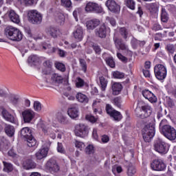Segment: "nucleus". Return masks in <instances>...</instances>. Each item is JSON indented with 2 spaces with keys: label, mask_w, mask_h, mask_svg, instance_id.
I'll return each instance as SVG.
<instances>
[{
  "label": "nucleus",
  "mask_w": 176,
  "mask_h": 176,
  "mask_svg": "<svg viewBox=\"0 0 176 176\" xmlns=\"http://www.w3.org/2000/svg\"><path fill=\"white\" fill-rule=\"evenodd\" d=\"M167 120H162L160 123V130L161 133L169 140V141H175L176 130L170 125L166 124Z\"/></svg>",
  "instance_id": "1"
},
{
  "label": "nucleus",
  "mask_w": 176,
  "mask_h": 176,
  "mask_svg": "<svg viewBox=\"0 0 176 176\" xmlns=\"http://www.w3.org/2000/svg\"><path fill=\"white\" fill-rule=\"evenodd\" d=\"M5 35L8 39L16 42H20L23 39V33H21V31L12 26H8L5 29Z\"/></svg>",
  "instance_id": "2"
},
{
  "label": "nucleus",
  "mask_w": 176,
  "mask_h": 176,
  "mask_svg": "<svg viewBox=\"0 0 176 176\" xmlns=\"http://www.w3.org/2000/svg\"><path fill=\"white\" fill-rule=\"evenodd\" d=\"M21 135L26 140L27 145L29 148L36 146V140L32 136L31 129L29 127L23 128L21 131Z\"/></svg>",
  "instance_id": "3"
},
{
  "label": "nucleus",
  "mask_w": 176,
  "mask_h": 176,
  "mask_svg": "<svg viewBox=\"0 0 176 176\" xmlns=\"http://www.w3.org/2000/svg\"><path fill=\"white\" fill-rule=\"evenodd\" d=\"M142 134L145 142H151V140L155 137V123L146 125L142 130Z\"/></svg>",
  "instance_id": "4"
},
{
  "label": "nucleus",
  "mask_w": 176,
  "mask_h": 176,
  "mask_svg": "<svg viewBox=\"0 0 176 176\" xmlns=\"http://www.w3.org/2000/svg\"><path fill=\"white\" fill-rule=\"evenodd\" d=\"M170 145L162 139H158L154 142V149L161 155H166L168 152Z\"/></svg>",
  "instance_id": "5"
},
{
  "label": "nucleus",
  "mask_w": 176,
  "mask_h": 176,
  "mask_svg": "<svg viewBox=\"0 0 176 176\" xmlns=\"http://www.w3.org/2000/svg\"><path fill=\"white\" fill-rule=\"evenodd\" d=\"M135 114L138 118L140 119H146L149 118L152 113V108L149 105L142 106L141 108H136L135 110Z\"/></svg>",
  "instance_id": "6"
},
{
  "label": "nucleus",
  "mask_w": 176,
  "mask_h": 176,
  "mask_svg": "<svg viewBox=\"0 0 176 176\" xmlns=\"http://www.w3.org/2000/svg\"><path fill=\"white\" fill-rule=\"evenodd\" d=\"M43 16L39 12L32 10L28 13V19L32 24H41L42 23Z\"/></svg>",
  "instance_id": "7"
},
{
  "label": "nucleus",
  "mask_w": 176,
  "mask_h": 176,
  "mask_svg": "<svg viewBox=\"0 0 176 176\" xmlns=\"http://www.w3.org/2000/svg\"><path fill=\"white\" fill-rule=\"evenodd\" d=\"M155 75L158 80H163L167 76V69L164 65L159 64L154 67Z\"/></svg>",
  "instance_id": "8"
},
{
  "label": "nucleus",
  "mask_w": 176,
  "mask_h": 176,
  "mask_svg": "<svg viewBox=\"0 0 176 176\" xmlns=\"http://www.w3.org/2000/svg\"><path fill=\"white\" fill-rule=\"evenodd\" d=\"M75 135L77 137L85 138L89 135V126L85 124H79L76 126Z\"/></svg>",
  "instance_id": "9"
},
{
  "label": "nucleus",
  "mask_w": 176,
  "mask_h": 176,
  "mask_svg": "<svg viewBox=\"0 0 176 176\" xmlns=\"http://www.w3.org/2000/svg\"><path fill=\"white\" fill-rule=\"evenodd\" d=\"M85 12L87 13H102V7L97 3L89 1L86 4Z\"/></svg>",
  "instance_id": "10"
},
{
  "label": "nucleus",
  "mask_w": 176,
  "mask_h": 176,
  "mask_svg": "<svg viewBox=\"0 0 176 176\" xmlns=\"http://www.w3.org/2000/svg\"><path fill=\"white\" fill-rule=\"evenodd\" d=\"M106 111L107 113H108V115H109V116L111 117L112 119L114 120L116 122H120V120H122L123 118L122 113L112 108L111 105L107 104Z\"/></svg>",
  "instance_id": "11"
},
{
  "label": "nucleus",
  "mask_w": 176,
  "mask_h": 176,
  "mask_svg": "<svg viewBox=\"0 0 176 176\" xmlns=\"http://www.w3.org/2000/svg\"><path fill=\"white\" fill-rule=\"evenodd\" d=\"M151 167L154 171H164L166 170V164L161 159L153 160L151 164Z\"/></svg>",
  "instance_id": "12"
},
{
  "label": "nucleus",
  "mask_w": 176,
  "mask_h": 176,
  "mask_svg": "<svg viewBox=\"0 0 176 176\" xmlns=\"http://www.w3.org/2000/svg\"><path fill=\"white\" fill-rule=\"evenodd\" d=\"M45 167L50 173H58L60 171V166L54 158H50L46 163Z\"/></svg>",
  "instance_id": "13"
},
{
  "label": "nucleus",
  "mask_w": 176,
  "mask_h": 176,
  "mask_svg": "<svg viewBox=\"0 0 176 176\" xmlns=\"http://www.w3.org/2000/svg\"><path fill=\"white\" fill-rule=\"evenodd\" d=\"M110 31L109 28H107L105 23L102 24L98 28L95 30V35L98 36V38H107V32Z\"/></svg>",
  "instance_id": "14"
},
{
  "label": "nucleus",
  "mask_w": 176,
  "mask_h": 176,
  "mask_svg": "<svg viewBox=\"0 0 176 176\" xmlns=\"http://www.w3.org/2000/svg\"><path fill=\"white\" fill-rule=\"evenodd\" d=\"M105 6L112 13H119V12H120V6L117 4L115 0H107L105 3Z\"/></svg>",
  "instance_id": "15"
},
{
  "label": "nucleus",
  "mask_w": 176,
  "mask_h": 176,
  "mask_svg": "<svg viewBox=\"0 0 176 176\" xmlns=\"http://www.w3.org/2000/svg\"><path fill=\"white\" fill-rule=\"evenodd\" d=\"M22 117L25 123H31L35 118V112L30 109H25L22 112Z\"/></svg>",
  "instance_id": "16"
},
{
  "label": "nucleus",
  "mask_w": 176,
  "mask_h": 176,
  "mask_svg": "<svg viewBox=\"0 0 176 176\" xmlns=\"http://www.w3.org/2000/svg\"><path fill=\"white\" fill-rule=\"evenodd\" d=\"M6 16L9 18L12 23L15 24H20V16L16 13V11L13 10H10L7 12Z\"/></svg>",
  "instance_id": "17"
},
{
  "label": "nucleus",
  "mask_w": 176,
  "mask_h": 176,
  "mask_svg": "<svg viewBox=\"0 0 176 176\" xmlns=\"http://www.w3.org/2000/svg\"><path fill=\"white\" fill-rule=\"evenodd\" d=\"M113 41L115 43L116 47L118 50H129V46H127L126 43H124L122 38L113 37Z\"/></svg>",
  "instance_id": "18"
},
{
  "label": "nucleus",
  "mask_w": 176,
  "mask_h": 176,
  "mask_svg": "<svg viewBox=\"0 0 176 176\" xmlns=\"http://www.w3.org/2000/svg\"><path fill=\"white\" fill-rule=\"evenodd\" d=\"M67 113L72 119H76L79 116V107H78V104H74L70 107L67 111Z\"/></svg>",
  "instance_id": "19"
},
{
  "label": "nucleus",
  "mask_w": 176,
  "mask_h": 176,
  "mask_svg": "<svg viewBox=\"0 0 176 176\" xmlns=\"http://www.w3.org/2000/svg\"><path fill=\"white\" fill-rule=\"evenodd\" d=\"M3 130L8 135V137H14V133H16V129L13 126V125H10L9 124H4Z\"/></svg>",
  "instance_id": "20"
},
{
  "label": "nucleus",
  "mask_w": 176,
  "mask_h": 176,
  "mask_svg": "<svg viewBox=\"0 0 176 176\" xmlns=\"http://www.w3.org/2000/svg\"><path fill=\"white\" fill-rule=\"evenodd\" d=\"M47 78H50V81L46 80L47 83H63V78L57 74H50Z\"/></svg>",
  "instance_id": "21"
},
{
  "label": "nucleus",
  "mask_w": 176,
  "mask_h": 176,
  "mask_svg": "<svg viewBox=\"0 0 176 176\" xmlns=\"http://www.w3.org/2000/svg\"><path fill=\"white\" fill-rule=\"evenodd\" d=\"M100 19H97L89 20L86 22L87 28V30H94L100 25Z\"/></svg>",
  "instance_id": "22"
},
{
  "label": "nucleus",
  "mask_w": 176,
  "mask_h": 176,
  "mask_svg": "<svg viewBox=\"0 0 176 176\" xmlns=\"http://www.w3.org/2000/svg\"><path fill=\"white\" fill-rule=\"evenodd\" d=\"M74 36L76 41L80 42L83 39V28L80 25L76 27V30L74 32Z\"/></svg>",
  "instance_id": "23"
},
{
  "label": "nucleus",
  "mask_w": 176,
  "mask_h": 176,
  "mask_svg": "<svg viewBox=\"0 0 176 176\" xmlns=\"http://www.w3.org/2000/svg\"><path fill=\"white\" fill-rule=\"evenodd\" d=\"M1 115L3 118H4L7 122H10V123H14L16 122V118L13 116L8 110L3 109Z\"/></svg>",
  "instance_id": "24"
},
{
  "label": "nucleus",
  "mask_w": 176,
  "mask_h": 176,
  "mask_svg": "<svg viewBox=\"0 0 176 176\" xmlns=\"http://www.w3.org/2000/svg\"><path fill=\"white\" fill-rule=\"evenodd\" d=\"M23 167L25 170H31L36 167V163L31 159H28L23 162Z\"/></svg>",
  "instance_id": "25"
},
{
  "label": "nucleus",
  "mask_w": 176,
  "mask_h": 176,
  "mask_svg": "<svg viewBox=\"0 0 176 176\" xmlns=\"http://www.w3.org/2000/svg\"><path fill=\"white\" fill-rule=\"evenodd\" d=\"M47 152H49V148L47 147H44L41 149H40L36 153V157L38 159V160H42L44 157H46L47 156Z\"/></svg>",
  "instance_id": "26"
},
{
  "label": "nucleus",
  "mask_w": 176,
  "mask_h": 176,
  "mask_svg": "<svg viewBox=\"0 0 176 176\" xmlns=\"http://www.w3.org/2000/svg\"><path fill=\"white\" fill-rule=\"evenodd\" d=\"M111 89L113 96H118V94H120V91H122L123 87L122 86V84L119 82H114L111 85Z\"/></svg>",
  "instance_id": "27"
},
{
  "label": "nucleus",
  "mask_w": 176,
  "mask_h": 176,
  "mask_svg": "<svg viewBox=\"0 0 176 176\" xmlns=\"http://www.w3.org/2000/svg\"><path fill=\"white\" fill-rule=\"evenodd\" d=\"M56 119L59 123H61V124H68L69 122L68 121L67 116H65V114L61 112H58L56 113Z\"/></svg>",
  "instance_id": "28"
},
{
  "label": "nucleus",
  "mask_w": 176,
  "mask_h": 176,
  "mask_svg": "<svg viewBox=\"0 0 176 176\" xmlns=\"http://www.w3.org/2000/svg\"><path fill=\"white\" fill-rule=\"evenodd\" d=\"M76 98L78 102H81L82 104H87V102H89V98L87 96L80 92L76 94Z\"/></svg>",
  "instance_id": "29"
},
{
  "label": "nucleus",
  "mask_w": 176,
  "mask_h": 176,
  "mask_svg": "<svg viewBox=\"0 0 176 176\" xmlns=\"http://www.w3.org/2000/svg\"><path fill=\"white\" fill-rule=\"evenodd\" d=\"M47 35L52 36V38H57L58 30L54 27L50 26L45 29Z\"/></svg>",
  "instance_id": "30"
},
{
  "label": "nucleus",
  "mask_w": 176,
  "mask_h": 176,
  "mask_svg": "<svg viewBox=\"0 0 176 176\" xmlns=\"http://www.w3.org/2000/svg\"><path fill=\"white\" fill-rule=\"evenodd\" d=\"M160 17H161L162 23H168L170 16L168 15V13H167V11L166 10V9L164 8H162Z\"/></svg>",
  "instance_id": "31"
},
{
  "label": "nucleus",
  "mask_w": 176,
  "mask_h": 176,
  "mask_svg": "<svg viewBox=\"0 0 176 176\" xmlns=\"http://www.w3.org/2000/svg\"><path fill=\"white\" fill-rule=\"evenodd\" d=\"M20 100V97L19 95H10L9 96V100L12 104V105H14L15 107L19 104V100Z\"/></svg>",
  "instance_id": "32"
},
{
  "label": "nucleus",
  "mask_w": 176,
  "mask_h": 176,
  "mask_svg": "<svg viewBox=\"0 0 176 176\" xmlns=\"http://www.w3.org/2000/svg\"><path fill=\"white\" fill-rule=\"evenodd\" d=\"M99 80L102 91H105V89H107L108 85V80L104 76L100 77Z\"/></svg>",
  "instance_id": "33"
},
{
  "label": "nucleus",
  "mask_w": 176,
  "mask_h": 176,
  "mask_svg": "<svg viewBox=\"0 0 176 176\" xmlns=\"http://www.w3.org/2000/svg\"><path fill=\"white\" fill-rule=\"evenodd\" d=\"M3 164L4 166L3 171L6 173H10L11 171H13V165H12V164L3 161Z\"/></svg>",
  "instance_id": "34"
},
{
  "label": "nucleus",
  "mask_w": 176,
  "mask_h": 176,
  "mask_svg": "<svg viewBox=\"0 0 176 176\" xmlns=\"http://www.w3.org/2000/svg\"><path fill=\"white\" fill-rule=\"evenodd\" d=\"M119 32L122 38H124V39H127V36L129 35V30H127V28H126L125 27L120 28L119 29Z\"/></svg>",
  "instance_id": "35"
},
{
  "label": "nucleus",
  "mask_w": 176,
  "mask_h": 176,
  "mask_svg": "<svg viewBox=\"0 0 176 176\" xmlns=\"http://www.w3.org/2000/svg\"><path fill=\"white\" fill-rule=\"evenodd\" d=\"M79 63H80V67H81L82 71L86 73L87 72V63H86V60H85V59L83 58H80Z\"/></svg>",
  "instance_id": "36"
},
{
  "label": "nucleus",
  "mask_w": 176,
  "mask_h": 176,
  "mask_svg": "<svg viewBox=\"0 0 176 176\" xmlns=\"http://www.w3.org/2000/svg\"><path fill=\"white\" fill-rule=\"evenodd\" d=\"M38 56L36 55H32L30 56H29L28 62L30 64V65H35V64H36V63H38Z\"/></svg>",
  "instance_id": "37"
},
{
  "label": "nucleus",
  "mask_w": 176,
  "mask_h": 176,
  "mask_svg": "<svg viewBox=\"0 0 176 176\" xmlns=\"http://www.w3.org/2000/svg\"><path fill=\"white\" fill-rule=\"evenodd\" d=\"M105 61H106V64H107L109 67H110L111 68H115L116 63H115V60H113V57L111 56V57L106 58Z\"/></svg>",
  "instance_id": "38"
},
{
  "label": "nucleus",
  "mask_w": 176,
  "mask_h": 176,
  "mask_svg": "<svg viewBox=\"0 0 176 176\" xmlns=\"http://www.w3.org/2000/svg\"><path fill=\"white\" fill-rule=\"evenodd\" d=\"M85 86V80L80 77H78L76 79V87L80 89V87H83Z\"/></svg>",
  "instance_id": "39"
},
{
  "label": "nucleus",
  "mask_w": 176,
  "mask_h": 176,
  "mask_svg": "<svg viewBox=\"0 0 176 176\" xmlns=\"http://www.w3.org/2000/svg\"><path fill=\"white\" fill-rule=\"evenodd\" d=\"M149 10L151 13H157L159 12V6L157 3H152L150 6Z\"/></svg>",
  "instance_id": "40"
},
{
  "label": "nucleus",
  "mask_w": 176,
  "mask_h": 176,
  "mask_svg": "<svg viewBox=\"0 0 176 176\" xmlns=\"http://www.w3.org/2000/svg\"><path fill=\"white\" fill-rule=\"evenodd\" d=\"M85 153L87 155H94V146L91 144L88 145L85 148Z\"/></svg>",
  "instance_id": "41"
},
{
  "label": "nucleus",
  "mask_w": 176,
  "mask_h": 176,
  "mask_svg": "<svg viewBox=\"0 0 176 176\" xmlns=\"http://www.w3.org/2000/svg\"><path fill=\"white\" fill-rule=\"evenodd\" d=\"M135 173H137L135 168L133 166V165H129L127 171L128 176H133L134 174H135Z\"/></svg>",
  "instance_id": "42"
},
{
  "label": "nucleus",
  "mask_w": 176,
  "mask_h": 176,
  "mask_svg": "<svg viewBox=\"0 0 176 176\" xmlns=\"http://www.w3.org/2000/svg\"><path fill=\"white\" fill-rule=\"evenodd\" d=\"M113 76L116 79H123V78H124V74L122 72L116 71L113 73Z\"/></svg>",
  "instance_id": "43"
},
{
  "label": "nucleus",
  "mask_w": 176,
  "mask_h": 176,
  "mask_svg": "<svg viewBox=\"0 0 176 176\" xmlns=\"http://www.w3.org/2000/svg\"><path fill=\"white\" fill-rule=\"evenodd\" d=\"M62 6L65 8H71L72 6V2L71 0H60Z\"/></svg>",
  "instance_id": "44"
},
{
  "label": "nucleus",
  "mask_w": 176,
  "mask_h": 176,
  "mask_svg": "<svg viewBox=\"0 0 176 176\" xmlns=\"http://www.w3.org/2000/svg\"><path fill=\"white\" fill-rule=\"evenodd\" d=\"M55 65L57 69L61 71V72H65V65L61 63H56Z\"/></svg>",
  "instance_id": "45"
},
{
  "label": "nucleus",
  "mask_w": 176,
  "mask_h": 176,
  "mask_svg": "<svg viewBox=\"0 0 176 176\" xmlns=\"http://www.w3.org/2000/svg\"><path fill=\"white\" fill-rule=\"evenodd\" d=\"M126 6L129 8V9H131V10H134V9H135V3L133 0H127Z\"/></svg>",
  "instance_id": "46"
},
{
  "label": "nucleus",
  "mask_w": 176,
  "mask_h": 176,
  "mask_svg": "<svg viewBox=\"0 0 176 176\" xmlns=\"http://www.w3.org/2000/svg\"><path fill=\"white\" fill-rule=\"evenodd\" d=\"M85 119L91 122V123H96L97 122V118L94 117V116H91V114H88L85 116Z\"/></svg>",
  "instance_id": "47"
},
{
  "label": "nucleus",
  "mask_w": 176,
  "mask_h": 176,
  "mask_svg": "<svg viewBox=\"0 0 176 176\" xmlns=\"http://www.w3.org/2000/svg\"><path fill=\"white\" fill-rule=\"evenodd\" d=\"M142 96L148 100L152 96V92L148 89H144L142 91Z\"/></svg>",
  "instance_id": "48"
},
{
  "label": "nucleus",
  "mask_w": 176,
  "mask_h": 176,
  "mask_svg": "<svg viewBox=\"0 0 176 176\" xmlns=\"http://www.w3.org/2000/svg\"><path fill=\"white\" fill-rule=\"evenodd\" d=\"M113 104L116 105V107H118V108H120V107H122V99H120L119 97L114 98Z\"/></svg>",
  "instance_id": "49"
},
{
  "label": "nucleus",
  "mask_w": 176,
  "mask_h": 176,
  "mask_svg": "<svg viewBox=\"0 0 176 176\" xmlns=\"http://www.w3.org/2000/svg\"><path fill=\"white\" fill-rule=\"evenodd\" d=\"M34 111H39L42 109V104L39 102V101H34Z\"/></svg>",
  "instance_id": "50"
},
{
  "label": "nucleus",
  "mask_w": 176,
  "mask_h": 176,
  "mask_svg": "<svg viewBox=\"0 0 176 176\" xmlns=\"http://www.w3.org/2000/svg\"><path fill=\"white\" fill-rule=\"evenodd\" d=\"M117 57L122 63H127V61H129V59L126 56H123L122 54H120L119 52L117 53Z\"/></svg>",
  "instance_id": "51"
},
{
  "label": "nucleus",
  "mask_w": 176,
  "mask_h": 176,
  "mask_svg": "<svg viewBox=\"0 0 176 176\" xmlns=\"http://www.w3.org/2000/svg\"><path fill=\"white\" fill-rule=\"evenodd\" d=\"M166 50L170 53V54H174L175 52V47H174V45L168 44L166 45Z\"/></svg>",
  "instance_id": "52"
},
{
  "label": "nucleus",
  "mask_w": 176,
  "mask_h": 176,
  "mask_svg": "<svg viewBox=\"0 0 176 176\" xmlns=\"http://www.w3.org/2000/svg\"><path fill=\"white\" fill-rule=\"evenodd\" d=\"M92 47L96 54H101V48L100 47V46L98 45L94 44L92 45Z\"/></svg>",
  "instance_id": "53"
},
{
  "label": "nucleus",
  "mask_w": 176,
  "mask_h": 176,
  "mask_svg": "<svg viewBox=\"0 0 176 176\" xmlns=\"http://www.w3.org/2000/svg\"><path fill=\"white\" fill-rule=\"evenodd\" d=\"M75 145L76 148L80 149V151H82V149L85 148V144L82 142L76 141Z\"/></svg>",
  "instance_id": "54"
},
{
  "label": "nucleus",
  "mask_w": 176,
  "mask_h": 176,
  "mask_svg": "<svg viewBox=\"0 0 176 176\" xmlns=\"http://www.w3.org/2000/svg\"><path fill=\"white\" fill-rule=\"evenodd\" d=\"M53 52H57L58 51V54L60 56V57H64V56H65V52H64V50H61L57 48H54L53 47Z\"/></svg>",
  "instance_id": "55"
},
{
  "label": "nucleus",
  "mask_w": 176,
  "mask_h": 176,
  "mask_svg": "<svg viewBox=\"0 0 176 176\" xmlns=\"http://www.w3.org/2000/svg\"><path fill=\"white\" fill-rule=\"evenodd\" d=\"M148 100V101H150V102H156L157 101V98H156V96H155V94H151V96L148 97V98L147 99Z\"/></svg>",
  "instance_id": "56"
},
{
  "label": "nucleus",
  "mask_w": 176,
  "mask_h": 176,
  "mask_svg": "<svg viewBox=\"0 0 176 176\" xmlns=\"http://www.w3.org/2000/svg\"><path fill=\"white\" fill-rule=\"evenodd\" d=\"M23 2L26 6H32L35 2V0H23Z\"/></svg>",
  "instance_id": "57"
},
{
  "label": "nucleus",
  "mask_w": 176,
  "mask_h": 176,
  "mask_svg": "<svg viewBox=\"0 0 176 176\" xmlns=\"http://www.w3.org/2000/svg\"><path fill=\"white\" fill-rule=\"evenodd\" d=\"M152 30H153V31H160V30H162V25H160L159 23H155Z\"/></svg>",
  "instance_id": "58"
},
{
  "label": "nucleus",
  "mask_w": 176,
  "mask_h": 176,
  "mask_svg": "<svg viewBox=\"0 0 176 176\" xmlns=\"http://www.w3.org/2000/svg\"><path fill=\"white\" fill-rule=\"evenodd\" d=\"M107 20L109 21L110 24L112 25V27H115L116 25V21L113 18L107 17Z\"/></svg>",
  "instance_id": "59"
},
{
  "label": "nucleus",
  "mask_w": 176,
  "mask_h": 176,
  "mask_svg": "<svg viewBox=\"0 0 176 176\" xmlns=\"http://www.w3.org/2000/svg\"><path fill=\"white\" fill-rule=\"evenodd\" d=\"M57 151L60 153H64V148L63 147V144L58 142Z\"/></svg>",
  "instance_id": "60"
},
{
  "label": "nucleus",
  "mask_w": 176,
  "mask_h": 176,
  "mask_svg": "<svg viewBox=\"0 0 176 176\" xmlns=\"http://www.w3.org/2000/svg\"><path fill=\"white\" fill-rule=\"evenodd\" d=\"M19 50H20L23 56H24L25 53H27V52H28V50H27V47H25V46L19 47Z\"/></svg>",
  "instance_id": "61"
},
{
  "label": "nucleus",
  "mask_w": 176,
  "mask_h": 176,
  "mask_svg": "<svg viewBox=\"0 0 176 176\" xmlns=\"http://www.w3.org/2000/svg\"><path fill=\"white\" fill-rule=\"evenodd\" d=\"M92 155H93V156L90 159V162L93 164V163H96V162L98 161V157H97V155H96L94 154H92Z\"/></svg>",
  "instance_id": "62"
},
{
  "label": "nucleus",
  "mask_w": 176,
  "mask_h": 176,
  "mask_svg": "<svg viewBox=\"0 0 176 176\" xmlns=\"http://www.w3.org/2000/svg\"><path fill=\"white\" fill-rule=\"evenodd\" d=\"M102 142L105 144L107 142H108L109 141V137H108V135H104L102 136Z\"/></svg>",
  "instance_id": "63"
},
{
  "label": "nucleus",
  "mask_w": 176,
  "mask_h": 176,
  "mask_svg": "<svg viewBox=\"0 0 176 176\" xmlns=\"http://www.w3.org/2000/svg\"><path fill=\"white\" fill-rule=\"evenodd\" d=\"M167 104H168V107H169L170 108H174V101H173L170 98H169L167 100Z\"/></svg>",
  "instance_id": "64"
}]
</instances>
